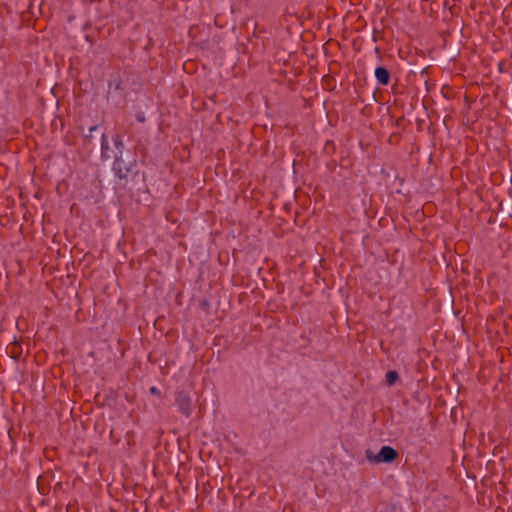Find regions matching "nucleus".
Returning a JSON list of instances; mask_svg holds the SVG:
<instances>
[{
	"label": "nucleus",
	"instance_id": "1",
	"mask_svg": "<svg viewBox=\"0 0 512 512\" xmlns=\"http://www.w3.org/2000/svg\"><path fill=\"white\" fill-rule=\"evenodd\" d=\"M101 148L102 152L106 154L107 157H110V155L108 154L109 152H112L113 156L115 155V153H123L124 144L116 130H105L103 132L101 139Z\"/></svg>",
	"mask_w": 512,
	"mask_h": 512
},
{
	"label": "nucleus",
	"instance_id": "2",
	"mask_svg": "<svg viewBox=\"0 0 512 512\" xmlns=\"http://www.w3.org/2000/svg\"><path fill=\"white\" fill-rule=\"evenodd\" d=\"M397 456V451L390 446H382L377 454H373L370 450L366 451L367 459L373 463H391Z\"/></svg>",
	"mask_w": 512,
	"mask_h": 512
},
{
	"label": "nucleus",
	"instance_id": "3",
	"mask_svg": "<svg viewBox=\"0 0 512 512\" xmlns=\"http://www.w3.org/2000/svg\"><path fill=\"white\" fill-rule=\"evenodd\" d=\"M107 99L113 105H119L124 100V93L121 87V81L114 78L108 83Z\"/></svg>",
	"mask_w": 512,
	"mask_h": 512
},
{
	"label": "nucleus",
	"instance_id": "4",
	"mask_svg": "<svg viewBox=\"0 0 512 512\" xmlns=\"http://www.w3.org/2000/svg\"><path fill=\"white\" fill-rule=\"evenodd\" d=\"M176 404L179 410L186 416L189 417L193 411V404L190 395L186 392L180 391L176 395Z\"/></svg>",
	"mask_w": 512,
	"mask_h": 512
},
{
	"label": "nucleus",
	"instance_id": "5",
	"mask_svg": "<svg viewBox=\"0 0 512 512\" xmlns=\"http://www.w3.org/2000/svg\"><path fill=\"white\" fill-rule=\"evenodd\" d=\"M114 158L113 171L119 178H126L130 172V168L122 159V154L115 153Z\"/></svg>",
	"mask_w": 512,
	"mask_h": 512
},
{
	"label": "nucleus",
	"instance_id": "6",
	"mask_svg": "<svg viewBox=\"0 0 512 512\" xmlns=\"http://www.w3.org/2000/svg\"><path fill=\"white\" fill-rule=\"evenodd\" d=\"M375 78L379 84L388 85L390 81V73L386 68L379 66L375 69Z\"/></svg>",
	"mask_w": 512,
	"mask_h": 512
},
{
	"label": "nucleus",
	"instance_id": "7",
	"mask_svg": "<svg viewBox=\"0 0 512 512\" xmlns=\"http://www.w3.org/2000/svg\"><path fill=\"white\" fill-rule=\"evenodd\" d=\"M399 379V375L396 371L391 370L386 373V382L389 386L394 385Z\"/></svg>",
	"mask_w": 512,
	"mask_h": 512
},
{
	"label": "nucleus",
	"instance_id": "8",
	"mask_svg": "<svg viewBox=\"0 0 512 512\" xmlns=\"http://www.w3.org/2000/svg\"><path fill=\"white\" fill-rule=\"evenodd\" d=\"M150 391H151V393L155 394L157 392V388L156 387H151Z\"/></svg>",
	"mask_w": 512,
	"mask_h": 512
}]
</instances>
